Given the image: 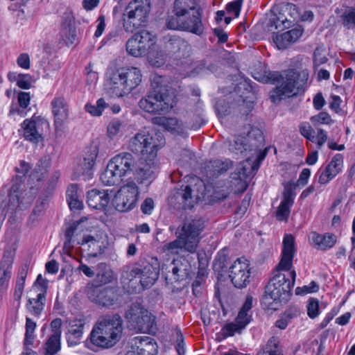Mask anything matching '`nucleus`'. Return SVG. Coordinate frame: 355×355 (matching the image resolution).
Segmentation results:
<instances>
[{
    "instance_id": "nucleus-1",
    "label": "nucleus",
    "mask_w": 355,
    "mask_h": 355,
    "mask_svg": "<svg viewBox=\"0 0 355 355\" xmlns=\"http://www.w3.org/2000/svg\"><path fill=\"white\" fill-rule=\"evenodd\" d=\"M295 252L294 236L286 234L282 242V258L276 268L277 273L270 279L262 297L261 304L264 309L275 311L281 304L288 301L296 278L295 271L291 270Z\"/></svg>"
},
{
    "instance_id": "nucleus-2",
    "label": "nucleus",
    "mask_w": 355,
    "mask_h": 355,
    "mask_svg": "<svg viewBox=\"0 0 355 355\" xmlns=\"http://www.w3.org/2000/svg\"><path fill=\"white\" fill-rule=\"evenodd\" d=\"M122 331L123 321L119 315L102 316L93 326L85 346L92 351L111 348L119 341Z\"/></svg>"
},
{
    "instance_id": "nucleus-3",
    "label": "nucleus",
    "mask_w": 355,
    "mask_h": 355,
    "mask_svg": "<svg viewBox=\"0 0 355 355\" xmlns=\"http://www.w3.org/2000/svg\"><path fill=\"white\" fill-rule=\"evenodd\" d=\"M108 88L113 96L123 97L137 88L142 80L141 70L135 67H125L114 69L109 68L106 71Z\"/></svg>"
},
{
    "instance_id": "nucleus-4",
    "label": "nucleus",
    "mask_w": 355,
    "mask_h": 355,
    "mask_svg": "<svg viewBox=\"0 0 355 355\" xmlns=\"http://www.w3.org/2000/svg\"><path fill=\"white\" fill-rule=\"evenodd\" d=\"M151 91L139 102V107L150 114H162L173 107L168 81L165 76L155 75L151 80Z\"/></svg>"
},
{
    "instance_id": "nucleus-5",
    "label": "nucleus",
    "mask_w": 355,
    "mask_h": 355,
    "mask_svg": "<svg viewBox=\"0 0 355 355\" xmlns=\"http://www.w3.org/2000/svg\"><path fill=\"white\" fill-rule=\"evenodd\" d=\"M204 228L201 218L188 219L177 229V239L164 245L163 250L171 254H178L180 250L194 253L199 243V236Z\"/></svg>"
},
{
    "instance_id": "nucleus-6",
    "label": "nucleus",
    "mask_w": 355,
    "mask_h": 355,
    "mask_svg": "<svg viewBox=\"0 0 355 355\" xmlns=\"http://www.w3.org/2000/svg\"><path fill=\"white\" fill-rule=\"evenodd\" d=\"M159 135L150 132L148 129L144 128L139 130L128 142V149L135 153L140 154L139 159L145 162V164H152L150 167L157 172L155 158L159 148L164 144L163 139H159Z\"/></svg>"
},
{
    "instance_id": "nucleus-7",
    "label": "nucleus",
    "mask_w": 355,
    "mask_h": 355,
    "mask_svg": "<svg viewBox=\"0 0 355 355\" xmlns=\"http://www.w3.org/2000/svg\"><path fill=\"white\" fill-rule=\"evenodd\" d=\"M109 164H112L122 177L128 173H132L140 183L150 182L155 177L154 170L150 167L151 163L145 164L142 159H136L130 153L123 152L116 155L110 160Z\"/></svg>"
},
{
    "instance_id": "nucleus-8",
    "label": "nucleus",
    "mask_w": 355,
    "mask_h": 355,
    "mask_svg": "<svg viewBox=\"0 0 355 355\" xmlns=\"http://www.w3.org/2000/svg\"><path fill=\"white\" fill-rule=\"evenodd\" d=\"M270 79H277L280 77L279 85L270 93V98L273 102L280 101L284 98L292 97L303 90V87L309 78V73L306 70L298 72L295 69H289L283 72L282 75L277 73H270Z\"/></svg>"
},
{
    "instance_id": "nucleus-9",
    "label": "nucleus",
    "mask_w": 355,
    "mask_h": 355,
    "mask_svg": "<svg viewBox=\"0 0 355 355\" xmlns=\"http://www.w3.org/2000/svg\"><path fill=\"white\" fill-rule=\"evenodd\" d=\"M159 277L157 268L148 262H142L135 264L130 271L125 272L123 277L124 281L128 280L129 286L132 288H137L140 285L142 289L151 287Z\"/></svg>"
},
{
    "instance_id": "nucleus-10",
    "label": "nucleus",
    "mask_w": 355,
    "mask_h": 355,
    "mask_svg": "<svg viewBox=\"0 0 355 355\" xmlns=\"http://www.w3.org/2000/svg\"><path fill=\"white\" fill-rule=\"evenodd\" d=\"M166 26L169 29L184 31L197 35H202L205 29L200 9L183 17H168Z\"/></svg>"
},
{
    "instance_id": "nucleus-11",
    "label": "nucleus",
    "mask_w": 355,
    "mask_h": 355,
    "mask_svg": "<svg viewBox=\"0 0 355 355\" xmlns=\"http://www.w3.org/2000/svg\"><path fill=\"white\" fill-rule=\"evenodd\" d=\"M148 12V6L141 3H130L123 13V26L125 30L133 32L136 29L145 26Z\"/></svg>"
},
{
    "instance_id": "nucleus-12",
    "label": "nucleus",
    "mask_w": 355,
    "mask_h": 355,
    "mask_svg": "<svg viewBox=\"0 0 355 355\" xmlns=\"http://www.w3.org/2000/svg\"><path fill=\"white\" fill-rule=\"evenodd\" d=\"M125 317L133 328L140 331H148L155 324V317L139 303L130 306Z\"/></svg>"
},
{
    "instance_id": "nucleus-13",
    "label": "nucleus",
    "mask_w": 355,
    "mask_h": 355,
    "mask_svg": "<svg viewBox=\"0 0 355 355\" xmlns=\"http://www.w3.org/2000/svg\"><path fill=\"white\" fill-rule=\"evenodd\" d=\"M139 189L134 182H128L121 187L115 194L113 205L119 211H126L133 209L137 202Z\"/></svg>"
},
{
    "instance_id": "nucleus-14",
    "label": "nucleus",
    "mask_w": 355,
    "mask_h": 355,
    "mask_svg": "<svg viewBox=\"0 0 355 355\" xmlns=\"http://www.w3.org/2000/svg\"><path fill=\"white\" fill-rule=\"evenodd\" d=\"M263 142V137L261 130L259 128H252L247 137H236L233 141H230L229 149L232 153L239 155L243 154L247 150L250 151L252 147L255 150Z\"/></svg>"
},
{
    "instance_id": "nucleus-15",
    "label": "nucleus",
    "mask_w": 355,
    "mask_h": 355,
    "mask_svg": "<svg viewBox=\"0 0 355 355\" xmlns=\"http://www.w3.org/2000/svg\"><path fill=\"white\" fill-rule=\"evenodd\" d=\"M155 41L153 35L148 31L143 30L135 33L126 42L127 52L135 57H140L148 53Z\"/></svg>"
},
{
    "instance_id": "nucleus-16",
    "label": "nucleus",
    "mask_w": 355,
    "mask_h": 355,
    "mask_svg": "<svg viewBox=\"0 0 355 355\" xmlns=\"http://www.w3.org/2000/svg\"><path fill=\"white\" fill-rule=\"evenodd\" d=\"M250 277L249 263L243 257L237 259L230 267L229 277L238 288L245 287L250 283Z\"/></svg>"
},
{
    "instance_id": "nucleus-17",
    "label": "nucleus",
    "mask_w": 355,
    "mask_h": 355,
    "mask_svg": "<svg viewBox=\"0 0 355 355\" xmlns=\"http://www.w3.org/2000/svg\"><path fill=\"white\" fill-rule=\"evenodd\" d=\"M31 193V191H29ZM34 193L28 194V192L21 189V184L14 183L8 195L7 204V212L15 211L17 208L24 209L30 205L34 199Z\"/></svg>"
},
{
    "instance_id": "nucleus-18",
    "label": "nucleus",
    "mask_w": 355,
    "mask_h": 355,
    "mask_svg": "<svg viewBox=\"0 0 355 355\" xmlns=\"http://www.w3.org/2000/svg\"><path fill=\"white\" fill-rule=\"evenodd\" d=\"M55 132L62 131L69 115V106L63 96H55L51 102Z\"/></svg>"
},
{
    "instance_id": "nucleus-19",
    "label": "nucleus",
    "mask_w": 355,
    "mask_h": 355,
    "mask_svg": "<svg viewBox=\"0 0 355 355\" xmlns=\"http://www.w3.org/2000/svg\"><path fill=\"white\" fill-rule=\"evenodd\" d=\"M129 343L131 350L127 352L125 355H156L157 353V345L150 336H135Z\"/></svg>"
},
{
    "instance_id": "nucleus-20",
    "label": "nucleus",
    "mask_w": 355,
    "mask_h": 355,
    "mask_svg": "<svg viewBox=\"0 0 355 355\" xmlns=\"http://www.w3.org/2000/svg\"><path fill=\"white\" fill-rule=\"evenodd\" d=\"M165 275V279L167 284H173L174 282H182L188 278L191 272V266L189 262L184 259L173 260L168 266H167Z\"/></svg>"
},
{
    "instance_id": "nucleus-21",
    "label": "nucleus",
    "mask_w": 355,
    "mask_h": 355,
    "mask_svg": "<svg viewBox=\"0 0 355 355\" xmlns=\"http://www.w3.org/2000/svg\"><path fill=\"white\" fill-rule=\"evenodd\" d=\"M89 295L93 302L103 306H112L119 299L116 290L112 287H96Z\"/></svg>"
},
{
    "instance_id": "nucleus-22",
    "label": "nucleus",
    "mask_w": 355,
    "mask_h": 355,
    "mask_svg": "<svg viewBox=\"0 0 355 355\" xmlns=\"http://www.w3.org/2000/svg\"><path fill=\"white\" fill-rule=\"evenodd\" d=\"M98 148L96 145H92L87 148L83 160L76 166L74 173L77 176H86L90 178L92 175V169L97 157Z\"/></svg>"
},
{
    "instance_id": "nucleus-23",
    "label": "nucleus",
    "mask_w": 355,
    "mask_h": 355,
    "mask_svg": "<svg viewBox=\"0 0 355 355\" xmlns=\"http://www.w3.org/2000/svg\"><path fill=\"white\" fill-rule=\"evenodd\" d=\"M15 250L10 247L6 249L0 262V288L8 289L11 277V268L15 257Z\"/></svg>"
},
{
    "instance_id": "nucleus-24",
    "label": "nucleus",
    "mask_w": 355,
    "mask_h": 355,
    "mask_svg": "<svg viewBox=\"0 0 355 355\" xmlns=\"http://www.w3.org/2000/svg\"><path fill=\"white\" fill-rule=\"evenodd\" d=\"M343 166V157L341 154H336L322 171L318 182L322 184H327L341 172Z\"/></svg>"
},
{
    "instance_id": "nucleus-25",
    "label": "nucleus",
    "mask_w": 355,
    "mask_h": 355,
    "mask_svg": "<svg viewBox=\"0 0 355 355\" xmlns=\"http://www.w3.org/2000/svg\"><path fill=\"white\" fill-rule=\"evenodd\" d=\"M60 35L67 45L73 44L77 40L75 19L72 13L65 12L62 16Z\"/></svg>"
},
{
    "instance_id": "nucleus-26",
    "label": "nucleus",
    "mask_w": 355,
    "mask_h": 355,
    "mask_svg": "<svg viewBox=\"0 0 355 355\" xmlns=\"http://www.w3.org/2000/svg\"><path fill=\"white\" fill-rule=\"evenodd\" d=\"M40 121L32 118L25 119L21 123L22 135L24 139L33 144H37L42 140V133L40 131Z\"/></svg>"
},
{
    "instance_id": "nucleus-27",
    "label": "nucleus",
    "mask_w": 355,
    "mask_h": 355,
    "mask_svg": "<svg viewBox=\"0 0 355 355\" xmlns=\"http://www.w3.org/2000/svg\"><path fill=\"white\" fill-rule=\"evenodd\" d=\"M111 195L109 190L92 189L87 192V204L96 209L105 208L110 202Z\"/></svg>"
},
{
    "instance_id": "nucleus-28",
    "label": "nucleus",
    "mask_w": 355,
    "mask_h": 355,
    "mask_svg": "<svg viewBox=\"0 0 355 355\" xmlns=\"http://www.w3.org/2000/svg\"><path fill=\"white\" fill-rule=\"evenodd\" d=\"M86 322L87 320L85 318L71 322L67 334V341L69 347L76 346L80 343Z\"/></svg>"
},
{
    "instance_id": "nucleus-29",
    "label": "nucleus",
    "mask_w": 355,
    "mask_h": 355,
    "mask_svg": "<svg viewBox=\"0 0 355 355\" xmlns=\"http://www.w3.org/2000/svg\"><path fill=\"white\" fill-rule=\"evenodd\" d=\"M232 166L230 160L221 161L219 159L209 161L203 168V173L209 179L218 177L226 172Z\"/></svg>"
},
{
    "instance_id": "nucleus-30",
    "label": "nucleus",
    "mask_w": 355,
    "mask_h": 355,
    "mask_svg": "<svg viewBox=\"0 0 355 355\" xmlns=\"http://www.w3.org/2000/svg\"><path fill=\"white\" fill-rule=\"evenodd\" d=\"M303 33L300 28H295L286 31L274 38V42L279 49H284L288 47L291 44L296 42Z\"/></svg>"
},
{
    "instance_id": "nucleus-31",
    "label": "nucleus",
    "mask_w": 355,
    "mask_h": 355,
    "mask_svg": "<svg viewBox=\"0 0 355 355\" xmlns=\"http://www.w3.org/2000/svg\"><path fill=\"white\" fill-rule=\"evenodd\" d=\"M155 123H162L166 130L172 133L181 135L182 137L187 136V126L185 127L183 123L175 118H160L155 117L153 119Z\"/></svg>"
},
{
    "instance_id": "nucleus-32",
    "label": "nucleus",
    "mask_w": 355,
    "mask_h": 355,
    "mask_svg": "<svg viewBox=\"0 0 355 355\" xmlns=\"http://www.w3.org/2000/svg\"><path fill=\"white\" fill-rule=\"evenodd\" d=\"M35 297H29L26 308L33 315L39 318L44 310L46 303V293H35Z\"/></svg>"
},
{
    "instance_id": "nucleus-33",
    "label": "nucleus",
    "mask_w": 355,
    "mask_h": 355,
    "mask_svg": "<svg viewBox=\"0 0 355 355\" xmlns=\"http://www.w3.org/2000/svg\"><path fill=\"white\" fill-rule=\"evenodd\" d=\"M36 327V322L31 318L26 317L25 324L26 332L24 340V345L25 347L24 351L22 352L21 355H37L35 352L28 347V345H31L33 343V340L35 338L34 332Z\"/></svg>"
},
{
    "instance_id": "nucleus-34",
    "label": "nucleus",
    "mask_w": 355,
    "mask_h": 355,
    "mask_svg": "<svg viewBox=\"0 0 355 355\" xmlns=\"http://www.w3.org/2000/svg\"><path fill=\"white\" fill-rule=\"evenodd\" d=\"M311 240L313 243L317 245L318 248L326 250L331 248L336 243L337 236L332 233L320 234L316 232H313Z\"/></svg>"
},
{
    "instance_id": "nucleus-35",
    "label": "nucleus",
    "mask_w": 355,
    "mask_h": 355,
    "mask_svg": "<svg viewBox=\"0 0 355 355\" xmlns=\"http://www.w3.org/2000/svg\"><path fill=\"white\" fill-rule=\"evenodd\" d=\"M199 9L197 7L195 0H175L173 7V15L168 17H179L187 14L191 13V11Z\"/></svg>"
},
{
    "instance_id": "nucleus-36",
    "label": "nucleus",
    "mask_w": 355,
    "mask_h": 355,
    "mask_svg": "<svg viewBox=\"0 0 355 355\" xmlns=\"http://www.w3.org/2000/svg\"><path fill=\"white\" fill-rule=\"evenodd\" d=\"M180 202L183 209H191L197 203L199 197L193 194L189 185H187L183 190L177 193L176 197Z\"/></svg>"
},
{
    "instance_id": "nucleus-37",
    "label": "nucleus",
    "mask_w": 355,
    "mask_h": 355,
    "mask_svg": "<svg viewBox=\"0 0 355 355\" xmlns=\"http://www.w3.org/2000/svg\"><path fill=\"white\" fill-rule=\"evenodd\" d=\"M121 175L109 163L105 171L100 175L101 182L106 186H113L119 184L121 181Z\"/></svg>"
},
{
    "instance_id": "nucleus-38",
    "label": "nucleus",
    "mask_w": 355,
    "mask_h": 355,
    "mask_svg": "<svg viewBox=\"0 0 355 355\" xmlns=\"http://www.w3.org/2000/svg\"><path fill=\"white\" fill-rule=\"evenodd\" d=\"M247 325V322L243 320H239L236 317L234 322L227 323L223 327L220 334L223 338L233 336L235 334H241Z\"/></svg>"
},
{
    "instance_id": "nucleus-39",
    "label": "nucleus",
    "mask_w": 355,
    "mask_h": 355,
    "mask_svg": "<svg viewBox=\"0 0 355 355\" xmlns=\"http://www.w3.org/2000/svg\"><path fill=\"white\" fill-rule=\"evenodd\" d=\"M60 337L51 335L45 342L43 349L44 355H55L61 349Z\"/></svg>"
},
{
    "instance_id": "nucleus-40",
    "label": "nucleus",
    "mask_w": 355,
    "mask_h": 355,
    "mask_svg": "<svg viewBox=\"0 0 355 355\" xmlns=\"http://www.w3.org/2000/svg\"><path fill=\"white\" fill-rule=\"evenodd\" d=\"M147 54L148 61L153 67H160L166 62V55L161 50L152 48Z\"/></svg>"
},
{
    "instance_id": "nucleus-41",
    "label": "nucleus",
    "mask_w": 355,
    "mask_h": 355,
    "mask_svg": "<svg viewBox=\"0 0 355 355\" xmlns=\"http://www.w3.org/2000/svg\"><path fill=\"white\" fill-rule=\"evenodd\" d=\"M240 170H243V172H239V173L232 174L231 182L234 184L235 188H232L234 192H243L246 190L248 184L243 178L247 175L245 171V167L240 168Z\"/></svg>"
},
{
    "instance_id": "nucleus-42",
    "label": "nucleus",
    "mask_w": 355,
    "mask_h": 355,
    "mask_svg": "<svg viewBox=\"0 0 355 355\" xmlns=\"http://www.w3.org/2000/svg\"><path fill=\"white\" fill-rule=\"evenodd\" d=\"M166 49L171 52L175 53L181 49H186L188 47L187 42L178 36H172L166 44Z\"/></svg>"
},
{
    "instance_id": "nucleus-43",
    "label": "nucleus",
    "mask_w": 355,
    "mask_h": 355,
    "mask_svg": "<svg viewBox=\"0 0 355 355\" xmlns=\"http://www.w3.org/2000/svg\"><path fill=\"white\" fill-rule=\"evenodd\" d=\"M10 80H14L17 82L19 87L24 89H28L31 87V76L29 74L9 73Z\"/></svg>"
},
{
    "instance_id": "nucleus-44",
    "label": "nucleus",
    "mask_w": 355,
    "mask_h": 355,
    "mask_svg": "<svg viewBox=\"0 0 355 355\" xmlns=\"http://www.w3.org/2000/svg\"><path fill=\"white\" fill-rule=\"evenodd\" d=\"M98 268L101 270L96 274V282L100 284H106L111 282L113 279L112 272L106 268L105 263H100Z\"/></svg>"
},
{
    "instance_id": "nucleus-45",
    "label": "nucleus",
    "mask_w": 355,
    "mask_h": 355,
    "mask_svg": "<svg viewBox=\"0 0 355 355\" xmlns=\"http://www.w3.org/2000/svg\"><path fill=\"white\" fill-rule=\"evenodd\" d=\"M252 302L253 297L251 295H247L245 301L237 315L239 320H243L248 324L250 323L251 315L248 314V311H250L252 307Z\"/></svg>"
},
{
    "instance_id": "nucleus-46",
    "label": "nucleus",
    "mask_w": 355,
    "mask_h": 355,
    "mask_svg": "<svg viewBox=\"0 0 355 355\" xmlns=\"http://www.w3.org/2000/svg\"><path fill=\"white\" fill-rule=\"evenodd\" d=\"M279 343V338L276 336H272L268 340L266 351L262 354H268L270 355H283Z\"/></svg>"
},
{
    "instance_id": "nucleus-47",
    "label": "nucleus",
    "mask_w": 355,
    "mask_h": 355,
    "mask_svg": "<svg viewBox=\"0 0 355 355\" xmlns=\"http://www.w3.org/2000/svg\"><path fill=\"white\" fill-rule=\"evenodd\" d=\"M123 128V122L118 119H114L107 125V135L110 138H114L121 134Z\"/></svg>"
},
{
    "instance_id": "nucleus-48",
    "label": "nucleus",
    "mask_w": 355,
    "mask_h": 355,
    "mask_svg": "<svg viewBox=\"0 0 355 355\" xmlns=\"http://www.w3.org/2000/svg\"><path fill=\"white\" fill-rule=\"evenodd\" d=\"M107 107V103L103 98H99L96 101V105L86 104L85 110L93 116H100L102 114L104 109Z\"/></svg>"
},
{
    "instance_id": "nucleus-49",
    "label": "nucleus",
    "mask_w": 355,
    "mask_h": 355,
    "mask_svg": "<svg viewBox=\"0 0 355 355\" xmlns=\"http://www.w3.org/2000/svg\"><path fill=\"white\" fill-rule=\"evenodd\" d=\"M343 24L348 29L355 28V8H349L342 15Z\"/></svg>"
},
{
    "instance_id": "nucleus-50",
    "label": "nucleus",
    "mask_w": 355,
    "mask_h": 355,
    "mask_svg": "<svg viewBox=\"0 0 355 355\" xmlns=\"http://www.w3.org/2000/svg\"><path fill=\"white\" fill-rule=\"evenodd\" d=\"M293 204L282 201L276 211V218L280 221H286L291 212Z\"/></svg>"
},
{
    "instance_id": "nucleus-51",
    "label": "nucleus",
    "mask_w": 355,
    "mask_h": 355,
    "mask_svg": "<svg viewBox=\"0 0 355 355\" xmlns=\"http://www.w3.org/2000/svg\"><path fill=\"white\" fill-rule=\"evenodd\" d=\"M311 121L314 125L326 124L330 125L333 123L331 116L326 112H321L319 114L311 117Z\"/></svg>"
},
{
    "instance_id": "nucleus-52",
    "label": "nucleus",
    "mask_w": 355,
    "mask_h": 355,
    "mask_svg": "<svg viewBox=\"0 0 355 355\" xmlns=\"http://www.w3.org/2000/svg\"><path fill=\"white\" fill-rule=\"evenodd\" d=\"M227 256L224 251H220L215 259L214 269L223 272L224 268L227 267Z\"/></svg>"
},
{
    "instance_id": "nucleus-53",
    "label": "nucleus",
    "mask_w": 355,
    "mask_h": 355,
    "mask_svg": "<svg viewBox=\"0 0 355 355\" xmlns=\"http://www.w3.org/2000/svg\"><path fill=\"white\" fill-rule=\"evenodd\" d=\"M300 132L308 140L315 141V137L313 135L314 131L309 123H302L300 125Z\"/></svg>"
},
{
    "instance_id": "nucleus-54",
    "label": "nucleus",
    "mask_w": 355,
    "mask_h": 355,
    "mask_svg": "<svg viewBox=\"0 0 355 355\" xmlns=\"http://www.w3.org/2000/svg\"><path fill=\"white\" fill-rule=\"evenodd\" d=\"M29 268V263L26 262L19 268L17 275L16 285L24 288L25 280Z\"/></svg>"
},
{
    "instance_id": "nucleus-55",
    "label": "nucleus",
    "mask_w": 355,
    "mask_h": 355,
    "mask_svg": "<svg viewBox=\"0 0 355 355\" xmlns=\"http://www.w3.org/2000/svg\"><path fill=\"white\" fill-rule=\"evenodd\" d=\"M46 289H47L46 281L42 278V275H39L37 277L35 282L34 283V284L31 290V293L43 292V290H44V293H46Z\"/></svg>"
},
{
    "instance_id": "nucleus-56",
    "label": "nucleus",
    "mask_w": 355,
    "mask_h": 355,
    "mask_svg": "<svg viewBox=\"0 0 355 355\" xmlns=\"http://www.w3.org/2000/svg\"><path fill=\"white\" fill-rule=\"evenodd\" d=\"M319 302L317 299H310L307 305V313L310 318H315L319 312Z\"/></svg>"
},
{
    "instance_id": "nucleus-57",
    "label": "nucleus",
    "mask_w": 355,
    "mask_h": 355,
    "mask_svg": "<svg viewBox=\"0 0 355 355\" xmlns=\"http://www.w3.org/2000/svg\"><path fill=\"white\" fill-rule=\"evenodd\" d=\"M319 288L318 285L315 282H311L309 285L303 287H297L295 289L296 295H304L316 292Z\"/></svg>"
},
{
    "instance_id": "nucleus-58",
    "label": "nucleus",
    "mask_w": 355,
    "mask_h": 355,
    "mask_svg": "<svg viewBox=\"0 0 355 355\" xmlns=\"http://www.w3.org/2000/svg\"><path fill=\"white\" fill-rule=\"evenodd\" d=\"M30 92H19L17 94V101L21 108L26 109L28 107L31 101Z\"/></svg>"
},
{
    "instance_id": "nucleus-59",
    "label": "nucleus",
    "mask_w": 355,
    "mask_h": 355,
    "mask_svg": "<svg viewBox=\"0 0 355 355\" xmlns=\"http://www.w3.org/2000/svg\"><path fill=\"white\" fill-rule=\"evenodd\" d=\"M243 0H235L227 5L226 9L229 12L234 15L235 17H238L240 14Z\"/></svg>"
},
{
    "instance_id": "nucleus-60",
    "label": "nucleus",
    "mask_w": 355,
    "mask_h": 355,
    "mask_svg": "<svg viewBox=\"0 0 355 355\" xmlns=\"http://www.w3.org/2000/svg\"><path fill=\"white\" fill-rule=\"evenodd\" d=\"M294 196L295 193L293 192V189L291 184H286L284 187V190L283 193V199L282 201L288 202L290 204H293L294 202Z\"/></svg>"
},
{
    "instance_id": "nucleus-61",
    "label": "nucleus",
    "mask_w": 355,
    "mask_h": 355,
    "mask_svg": "<svg viewBox=\"0 0 355 355\" xmlns=\"http://www.w3.org/2000/svg\"><path fill=\"white\" fill-rule=\"evenodd\" d=\"M272 26L275 27V29H284L290 26L291 22L283 17H278L276 19H272Z\"/></svg>"
},
{
    "instance_id": "nucleus-62",
    "label": "nucleus",
    "mask_w": 355,
    "mask_h": 355,
    "mask_svg": "<svg viewBox=\"0 0 355 355\" xmlns=\"http://www.w3.org/2000/svg\"><path fill=\"white\" fill-rule=\"evenodd\" d=\"M155 207L154 201L152 198H146L141 205V210L144 214L150 215Z\"/></svg>"
},
{
    "instance_id": "nucleus-63",
    "label": "nucleus",
    "mask_w": 355,
    "mask_h": 355,
    "mask_svg": "<svg viewBox=\"0 0 355 355\" xmlns=\"http://www.w3.org/2000/svg\"><path fill=\"white\" fill-rule=\"evenodd\" d=\"M17 64L22 69H28L30 68V58L28 53L20 54L17 59Z\"/></svg>"
},
{
    "instance_id": "nucleus-64",
    "label": "nucleus",
    "mask_w": 355,
    "mask_h": 355,
    "mask_svg": "<svg viewBox=\"0 0 355 355\" xmlns=\"http://www.w3.org/2000/svg\"><path fill=\"white\" fill-rule=\"evenodd\" d=\"M61 325H62V320L60 318H56L53 320L51 324V334L61 336L62 331H61Z\"/></svg>"
}]
</instances>
